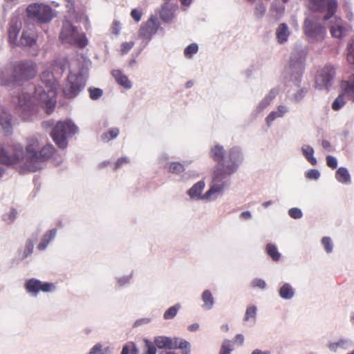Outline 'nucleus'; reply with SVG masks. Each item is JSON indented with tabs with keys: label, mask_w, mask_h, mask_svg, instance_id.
<instances>
[{
	"label": "nucleus",
	"mask_w": 354,
	"mask_h": 354,
	"mask_svg": "<svg viewBox=\"0 0 354 354\" xmlns=\"http://www.w3.org/2000/svg\"><path fill=\"white\" fill-rule=\"evenodd\" d=\"M55 152L53 145L48 143L41 147L38 137L31 136L26 140L25 153L20 145H14L7 150L0 145V162L3 165H15L24 157L28 170L37 171L40 168L38 163L49 160Z\"/></svg>",
	"instance_id": "nucleus-1"
},
{
	"label": "nucleus",
	"mask_w": 354,
	"mask_h": 354,
	"mask_svg": "<svg viewBox=\"0 0 354 354\" xmlns=\"http://www.w3.org/2000/svg\"><path fill=\"white\" fill-rule=\"evenodd\" d=\"M209 156L216 164L213 171L212 185L201 197L206 200L218 197L226 185L223 180L236 171L239 163L242 160V153L239 149L232 148L227 153L220 145H216L211 149Z\"/></svg>",
	"instance_id": "nucleus-2"
},
{
	"label": "nucleus",
	"mask_w": 354,
	"mask_h": 354,
	"mask_svg": "<svg viewBox=\"0 0 354 354\" xmlns=\"http://www.w3.org/2000/svg\"><path fill=\"white\" fill-rule=\"evenodd\" d=\"M50 85L48 91H44L41 87L35 88V95L22 94L19 97L17 111L24 120H31L32 117L38 111V105H41L47 114L53 112L56 106V90Z\"/></svg>",
	"instance_id": "nucleus-3"
},
{
	"label": "nucleus",
	"mask_w": 354,
	"mask_h": 354,
	"mask_svg": "<svg viewBox=\"0 0 354 354\" xmlns=\"http://www.w3.org/2000/svg\"><path fill=\"white\" fill-rule=\"evenodd\" d=\"M38 69L32 61H20L14 64L12 68L1 71L0 80L4 85H16L27 81L37 75Z\"/></svg>",
	"instance_id": "nucleus-4"
},
{
	"label": "nucleus",
	"mask_w": 354,
	"mask_h": 354,
	"mask_svg": "<svg viewBox=\"0 0 354 354\" xmlns=\"http://www.w3.org/2000/svg\"><path fill=\"white\" fill-rule=\"evenodd\" d=\"M78 129L72 121H59L53 129L50 136L60 149H66L68 146L67 137L69 134H75Z\"/></svg>",
	"instance_id": "nucleus-5"
},
{
	"label": "nucleus",
	"mask_w": 354,
	"mask_h": 354,
	"mask_svg": "<svg viewBox=\"0 0 354 354\" xmlns=\"http://www.w3.org/2000/svg\"><path fill=\"white\" fill-rule=\"evenodd\" d=\"M59 38L62 42L76 45L80 48H83L88 44V39L85 34H80L78 28L69 21H64Z\"/></svg>",
	"instance_id": "nucleus-6"
},
{
	"label": "nucleus",
	"mask_w": 354,
	"mask_h": 354,
	"mask_svg": "<svg viewBox=\"0 0 354 354\" xmlns=\"http://www.w3.org/2000/svg\"><path fill=\"white\" fill-rule=\"evenodd\" d=\"M28 17L40 22H48L54 17L52 8L44 3L29 4L26 8Z\"/></svg>",
	"instance_id": "nucleus-7"
},
{
	"label": "nucleus",
	"mask_w": 354,
	"mask_h": 354,
	"mask_svg": "<svg viewBox=\"0 0 354 354\" xmlns=\"http://www.w3.org/2000/svg\"><path fill=\"white\" fill-rule=\"evenodd\" d=\"M154 343L158 348H180L183 354H190V344L187 340L179 339L178 337H167V336H157Z\"/></svg>",
	"instance_id": "nucleus-8"
},
{
	"label": "nucleus",
	"mask_w": 354,
	"mask_h": 354,
	"mask_svg": "<svg viewBox=\"0 0 354 354\" xmlns=\"http://www.w3.org/2000/svg\"><path fill=\"white\" fill-rule=\"evenodd\" d=\"M304 32L311 41H322L326 34V28L313 19H306Z\"/></svg>",
	"instance_id": "nucleus-9"
},
{
	"label": "nucleus",
	"mask_w": 354,
	"mask_h": 354,
	"mask_svg": "<svg viewBox=\"0 0 354 354\" xmlns=\"http://www.w3.org/2000/svg\"><path fill=\"white\" fill-rule=\"evenodd\" d=\"M85 83L81 75L69 73L67 77V82L64 88V93L67 97H74L78 95L81 89L84 87Z\"/></svg>",
	"instance_id": "nucleus-10"
},
{
	"label": "nucleus",
	"mask_w": 354,
	"mask_h": 354,
	"mask_svg": "<svg viewBox=\"0 0 354 354\" xmlns=\"http://www.w3.org/2000/svg\"><path fill=\"white\" fill-rule=\"evenodd\" d=\"M312 5V8L314 10H327L326 13L324 17V20H328L333 17V15L335 14L338 8L337 0H308Z\"/></svg>",
	"instance_id": "nucleus-11"
},
{
	"label": "nucleus",
	"mask_w": 354,
	"mask_h": 354,
	"mask_svg": "<svg viewBox=\"0 0 354 354\" xmlns=\"http://www.w3.org/2000/svg\"><path fill=\"white\" fill-rule=\"evenodd\" d=\"M335 75V70L333 66H325L318 73L316 80L315 84L316 87L319 89L326 88L328 89L331 86V82Z\"/></svg>",
	"instance_id": "nucleus-12"
},
{
	"label": "nucleus",
	"mask_w": 354,
	"mask_h": 354,
	"mask_svg": "<svg viewBox=\"0 0 354 354\" xmlns=\"http://www.w3.org/2000/svg\"><path fill=\"white\" fill-rule=\"evenodd\" d=\"M25 288L28 292L37 295L39 290H53L55 289V284L50 283V282H44L43 283L41 281L37 280V279H30L25 283Z\"/></svg>",
	"instance_id": "nucleus-13"
},
{
	"label": "nucleus",
	"mask_w": 354,
	"mask_h": 354,
	"mask_svg": "<svg viewBox=\"0 0 354 354\" xmlns=\"http://www.w3.org/2000/svg\"><path fill=\"white\" fill-rule=\"evenodd\" d=\"M159 28L160 24L158 19L153 17H150L141 27L140 35L146 39H150L153 35L157 32Z\"/></svg>",
	"instance_id": "nucleus-14"
},
{
	"label": "nucleus",
	"mask_w": 354,
	"mask_h": 354,
	"mask_svg": "<svg viewBox=\"0 0 354 354\" xmlns=\"http://www.w3.org/2000/svg\"><path fill=\"white\" fill-rule=\"evenodd\" d=\"M346 31V28L344 26L343 19L341 17H335L333 24L330 27V32L332 37H343L345 35Z\"/></svg>",
	"instance_id": "nucleus-15"
},
{
	"label": "nucleus",
	"mask_w": 354,
	"mask_h": 354,
	"mask_svg": "<svg viewBox=\"0 0 354 354\" xmlns=\"http://www.w3.org/2000/svg\"><path fill=\"white\" fill-rule=\"evenodd\" d=\"M340 88L350 100L354 102V75H350L347 80L341 81Z\"/></svg>",
	"instance_id": "nucleus-16"
},
{
	"label": "nucleus",
	"mask_w": 354,
	"mask_h": 354,
	"mask_svg": "<svg viewBox=\"0 0 354 354\" xmlns=\"http://www.w3.org/2000/svg\"><path fill=\"white\" fill-rule=\"evenodd\" d=\"M37 41V37L32 30H24L20 37V44L23 46H32Z\"/></svg>",
	"instance_id": "nucleus-17"
},
{
	"label": "nucleus",
	"mask_w": 354,
	"mask_h": 354,
	"mask_svg": "<svg viewBox=\"0 0 354 354\" xmlns=\"http://www.w3.org/2000/svg\"><path fill=\"white\" fill-rule=\"evenodd\" d=\"M112 75L116 80V82L127 89L131 87L132 84L129 77L124 75L121 71L116 69L112 71Z\"/></svg>",
	"instance_id": "nucleus-18"
},
{
	"label": "nucleus",
	"mask_w": 354,
	"mask_h": 354,
	"mask_svg": "<svg viewBox=\"0 0 354 354\" xmlns=\"http://www.w3.org/2000/svg\"><path fill=\"white\" fill-rule=\"evenodd\" d=\"M290 35V31L288 30V26L286 23H281V24L279 25L276 31V36L277 38V41L279 43L286 42L288 37Z\"/></svg>",
	"instance_id": "nucleus-19"
},
{
	"label": "nucleus",
	"mask_w": 354,
	"mask_h": 354,
	"mask_svg": "<svg viewBox=\"0 0 354 354\" xmlns=\"http://www.w3.org/2000/svg\"><path fill=\"white\" fill-rule=\"evenodd\" d=\"M19 32L20 26L17 24V21L15 23H10L8 29V39L11 44H17V37Z\"/></svg>",
	"instance_id": "nucleus-20"
},
{
	"label": "nucleus",
	"mask_w": 354,
	"mask_h": 354,
	"mask_svg": "<svg viewBox=\"0 0 354 354\" xmlns=\"http://www.w3.org/2000/svg\"><path fill=\"white\" fill-rule=\"evenodd\" d=\"M57 232V230H56V228H53V230H48V232H46L44 236L41 238V241L39 243L37 248L39 250H45L52 239L55 238Z\"/></svg>",
	"instance_id": "nucleus-21"
},
{
	"label": "nucleus",
	"mask_w": 354,
	"mask_h": 354,
	"mask_svg": "<svg viewBox=\"0 0 354 354\" xmlns=\"http://www.w3.org/2000/svg\"><path fill=\"white\" fill-rule=\"evenodd\" d=\"M11 118L12 116L8 112L6 111L4 109L1 111L0 113V124L6 131H10L12 129Z\"/></svg>",
	"instance_id": "nucleus-22"
},
{
	"label": "nucleus",
	"mask_w": 354,
	"mask_h": 354,
	"mask_svg": "<svg viewBox=\"0 0 354 354\" xmlns=\"http://www.w3.org/2000/svg\"><path fill=\"white\" fill-rule=\"evenodd\" d=\"M335 177L339 182L349 183L351 182V174L346 168L339 167L336 171Z\"/></svg>",
	"instance_id": "nucleus-23"
},
{
	"label": "nucleus",
	"mask_w": 354,
	"mask_h": 354,
	"mask_svg": "<svg viewBox=\"0 0 354 354\" xmlns=\"http://www.w3.org/2000/svg\"><path fill=\"white\" fill-rule=\"evenodd\" d=\"M266 251L267 254L274 261H278V260L281 259V254L279 253L277 247L273 245V243H268L266 245Z\"/></svg>",
	"instance_id": "nucleus-24"
},
{
	"label": "nucleus",
	"mask_w": 354,
	"mask_h": 354,
	"mask_svg": "<svg viewBox=\"0 0 354 354\" xmlns=\"http://www.w3.org/2000/svg\"><path fill=\"white\" fill-rule=\"evenodd\" d=\"M279 294L281 298L290 299L295 295V290L290 284L285 283L279 288Z\"/></svg>",
	"instance_id": "nucleus-25"
},
{
	"label": "nucleus",
	"mask_w": 354,
	"mask_h": 354,
	"mask_svg": "<svg viewBox=\"0 0 354 354\" xmlns=\"http://www.w3.org/2000/svg\"><path fill=\"white\" fill-rule=\"evenodd\" d=\"M302 153L311 165H317V160L314 157L315 151L310 145H304V147H302Z\"/></svg>",
	"instance_id": "nucleus-26"
},
{
	"label": "nucleus",
	"mask_w": 354,
	"mask_h": 354,
	"mask_svg": "<svg viewBox=\"0 0 354 354\" xmlns=\"http://www.w3.org/2000/svg\"><path fill=\"white\" fill-rule=\"evenodd\" d=\"M202 299L204 302L203 307L205 309H211L214 305V296L209 290H205L202 294Z\"/></svg>",
	"instance_id": "nucleus-27"
},
{
	"label": "nucleus",
	"mask_w": 354,
	"mask_h": 354,
	"mask_svg": "<svg viewBox=\"0 0 354 354\" xmlns=\"http://www.w3.org/2000/svg\"><path fill=\"white\" fill-rule=\"evenodd\" d=\"M205 187L204 181H198L196 182L188 191L189 196L191 198L197 197V196H200L201 193Z\"/></svg>",
	"instance_id": "nucleus-28"
},
{
	"label": "nucleus",
	"mask_w": 354,
	"mask_h": 354,
	"mask_svg": "<svg viewBox=\"0 0 354 354\" xmlns=\"http://www.w3.org/2000/svg\"><path fill=\"white\" fill-rule=\"evenodd\" d=\"M345 95L346 94H344L343 91L342 93H341V94L338 95V96L336 97V99L332 104L333 110L338 111L340 110V109H342V106H344V105L346 103Z\"/></svg>",
	"instance_id": "nucleus-29"
},
{
	"label": "nucleus",
	"mask_w": 354,
	"mask_h": 354,
	"mask_svg": "<svg viewBox=\"0 0 354 354\" xmlns=\"http://www.w3.org/2000/svg\"><path fill=\"white\" fill-rule=\"evenodd\" d=\"M180 308V306L179 305V304H177L176 305L174 306H171V307L167 309V310L165 312L163 315V318L165 319H174V317H175V316L176 315Z\"/></svg>",
	"instance_id": "nucleus-30"
},
{
	"label": "nucleus",
	"mask_w": 354,
	"mask_h": 354,
	"mask_svg": "<svg viewBox=\"0 0 354 354\" xmlns=\"http://www.w3.org/2000/svg\"><path fill=\"white\" fill-rule=\"evenodd\" d=\"M257 308L256 306H254V305L249 306L245 310L244 321H245V322L250 321V319H251L253 321H255L256 316H257Z\"/></svg>",
	"instance_id": "nucleus-31"
},
{
	"label": "nucleus",
	"mask_w": 354,
	"mask_h": 354,
	"mask_svg": "<svg viewBox=\"0 0 354 354\" xmlns=\"http://www.w3.org/2000/svg\"><path fill=\"white\" fill-rule=\"evenodd\" d=\"M168 170L171 173H181L185 170L184 165L181 164L179 162H172L169 164L168 167Z\"/></svg>",
	"instance_id": "nucleus-32"
},
{
	"label": "nucleus",
	"mask_w": 354,
	"mask_h": 354,
	"mask_svg": "<svg viewBox=\"0 0 354 354\" xmlns=\"http://www.w3.org/2000/svg\"><path fill=\"white\" fill-rule=\"evenodd\" d=\"M198 50V46L196 44H191L188 46H187L184 50V55L187 57V58H192L194 54Z\"/></svg>",
	"instance_id": "nucleus-33"
},
{
	"label": "nucleus",
	"mask_w": 354,
	"mask_h": 354,
	"mask_svg": "<svg viewBox=\"0 0 354 354\" xmlns=\"http://www.w3.org/2000/svg\"><path fill=\"white\" fill-rule=\"evenodd\" d=\"M145 343V347L146 348L145 354H156L157 352L156 346L154 342H151V340L147 339L145 338L143 339Z\"/></svg>",
	"instance_id": "nucleus-34"
},
{
	"label": "nucleus",
	"mask_w": 354,
	"mask_h": 354,
	"mask_svg": "<svg viewBox=\"0 0 354 354\" xmlns=\"http://www.w3.org/2000/svg\"><path fill=\"white\" fill-rule=\"evenodd\" d=\"M169 4L165 3L161 9L160 17L162 19L169 21L173 17L172 12H169L168 9Z\"/></svg>",
	"instance_id": "nucleus-35"
},
{
	"label": "nucleus",
	"mask_w": 354,
	"mask_h": 354,
	"mask_svg": "<svg viewBox=\"0 0 354 354\" xmlns=\"http://www.w3.org/2000/svg\"><path fill=\"white\" fill-rule=\"evenodd\" d=\"M295 54H293L290 59V66L291 68H295V66L300 70V71H302L303 70V66H304V57H300L296 61L295 60Z\"/></svg>",
	"instance_id": "nucleus-36"
},
{
	"label": "nucleus",
	"mask_w": 354,
	"mask_h": 354,
	"mask_svg": "<svg viewBox=\"0 0 354 354\" xmlns=\"http://www.w3.org/2000/svg\"><path fill=\"white\" fill-rule=\"evenodd\" d=\"M232 350L231 342L225 340L221 346L219 354H231Z\"/></svg>",
	"instance_id": "nucleus-37"
},
{
	"label": "nucleus",
	"mask_w": 354,
	"mask_h": 354,
	"mask_svg": "<svg viewBox=\"0 0 354 354\" xmlns=\"http://www.w3.org/2000/svg\"><path fill=\"white\" fill-rule=\"evenodd\" d=\"M119 134L118 129H111L107 133L103 134L102 138L104 140L106 141H109V140L115 139Z\"/></svg>",
	"instance_id": "nucleus-38"
},
{
	"label": "nucleus",
	"mask_w": 354,
	"mask_h": 354,
	"mask_svg": "<svg viewBox=\"0 0 354 354\" xmlns=\"http://www.w3.org/2000/svg\"><path fill=\"white\" fill-rule=\"evenodd\" d=\"M322 243L327 252H332L333 244L330 237H323L322 239Z\"/></svg>",
	"instance_id": "nucleus-39"
},
{
	"label": "nucleus",
	"mask_w": 354,
	"mask_h": 354,
	"mask_svg": "<svg viewBox=\"0 0 354 354\" xmlns=\"http://www.w3.org/2000/svg\"><path fill=\"white\" fill-rule=\"evenodd\" d=\"M90 96L91 99L93 100H96V99H99L103 93V91L101 88H97L95 87L94 88L89 89Z\"/></svg>",
	"instance_id": "nucleus-40"
},
{
	"label": "nucleus",
	"mask_w": 354,
	"mask_h": 354,
	"mask_svg": "<svg viewBox=\"0 0 354 354\" xmlns=\"http://www.w3.org/2000/svg\"><path fill=\"white\" fill-rule=\"evenodd\" d=\"M347 59L351 64H354V39H353L349 47Z\"/></svg>",
	"instance_id": "nucleus-41"
},
{
	"label": "nucleus",
	"mask_w": 354,
	"mask_h": 354,
	"mask_svg": "<svg viewBox=\"0 0 354 354\" xmlns=\"http://www.w3.org/2000/svg\"><path fill=\"white\" fill-rule=\"evenodd\" d=\"M265 12H266L265 4L261 3V2L260 3L257 4V6H255V10H254V13H255L256 16L257 17H262V16H263Z\"/></svg>",
	"instance_id": "nucleus-42"
},
{
	"label": "nucleus",
	"mask_w": 354,
	"mask_h": 354,
	"mask_svg": "<svg viewBox=\"0 0 354 354\" xmlns=\"http://www.w3.org/2000/svg\"><path fill=\"white\" fill-rule=\"evenodd\" d=\"M288 214L292 218H301L303 216V213L299 208H291L289 209Z\"/></svg>",
	"instance_id": "nucleus-43"
},
{
	"label": "nucleus",
	"mask_w": 354,
	"mask_h": 354,
	"mask_svg": "<svg viewBox=\"0 0 354 354\" xmlns=\"http://www.w3.org/2000/svg\"><path fill=\"white\" fill-rule=\"evenodd\" d=\"M326 164L330 168L335 169L337 167L338 161L337 158H334V156H331V155H328L326 156Z\"/></svg>",
	"instance_id": "nucleus-44"
},
{
	"label": "nucleus",
	"mask_w": 354,
	"mask_h": 354,
	"mask_svg": "<svg viewBox=\"0 0 354 354\" xmlns=\"http://www.w3.org/2000/svg\"><path fill=\"white\" fill-rule=\"evenodd\" d=\"M320 172L317 169H310L306 172V176L310 180H317L319 178Z\"/></svg>",
	"instance_id": "nucleus-45"
},
{
	"label": "nucleus",
	"mask_w": 354,
	"mask_h": 354,
	"mask_svg": "<svg viewBox=\"0 0 354 354\" xmlns=\"http://www.w3.org/2000/svg\"><path fill=\"white\" fill-rule=\"evenodd\" d=\"M134 46V42H123L121 44V53L122 54H127V53L129 52L132 47Z\"/></svg>",
	"instance_id": "nucleus-46"
},
{
	"label": "nucleus",
	"mask_w": 354,
	"mask_h": 354,
	"mask_svg": "<svg viewBox=\"0 0 354 354\" xmlns=\"http://www.w3.org/2000/svg\"><path fill=\"white\" fill-rule=\"evenodd\" d=\"M252 286L259 287V288H265L266 283L263 279H254V280L252 281Z\"/></svg>",
	"instance_id": "nucleus-47"
},
{
	"label": "nucleus",
	"mask_w": 354,
	"mask_h": 354,
	"mask_svg": "<svg viewBox=\"0 0 354 354\" xmlns=\"http://www.w3.org/2000/svg\"><path fill=\"white\" fill-rule=\"evenodd\" d=\"M142 12L141 10L133 9L131 11V16L136 21H140L142 17Z\"/></svg>",
	"instance_id": "nucleus-48"
},
{
	"label": "nucleus",
	"mask_w": 354,
	"mask_h": 354,
	"mask_svg": "<svg viewBox=\"0 0 354 354\" xmlns=\"http://www.w3.org/2000/svg\"><path fill=\"white\" fill-rule=\"evenodd\" d=\"M33 248L34 245L32 240H28L25 245V256H28L30 255V254H32V252H33Z\"/></svg>",
	"instance_id": "nucleus-49"
},
{
	"label": "nucleus",
	"mask_w": 354,
	"mask_h": 354,
	"mask_svg": "<svg viewBox=\"0 0 354 354\" xmlns=\"http://www.w3.org/2000/svg\"><path fill=\"white\" fill-rule=\"evenodd\" d=\"M88 354H106V353H104V352L102 351V344H96L91 348V350Z\"/></svg>",
	"instance_id": "nucleus-50"
},
{
	"label": "nucleus",
	"mask_w": 354,
	"mask_h": 354,
	"mask_svg": "<svg viewBox=\"0 0 354 354\" xmlns=\"http://www.w3.org/2000/svg\"><path fill=\"white\" fill-rule=\"evenodd\" d=\"M129 162V158H120L118 159L117 162H115V165L113 167L114 170H117V169H119L121 165H123V163H127Z\"/></svg>",
	"instance_id": "nucleus-51"
},
{
	"label": "nucleus",
	"mask_w": 354,
	"mask_h": 354,
	"mask_svg": "<svg viewBox=\"0 0 354 354\" xmlns=\"http://www.w3.org/2000/svg\"><path fill=\"white\" fill-rule=\"evenodd\" d=\"M66 7L70 10V12H74L75 10L74 0H65Z\"/></svg>",
	"instance_id": "nucleus-52"
},
{
	"label": "nucleus",
	"mask_w": 354,
	"mask_h": 354,
	"mask_svg": "<svg viewBox=\"0 0 354 354\" xmlns=\"http://www.w3.org/2000/svg\"><path fill=\"white\" fill-rule=\"evenodd\" d=\"M277 115V112L272 111L270 112V114L266 117V122L268 124H270V122H273V120H276Z\"/></svg>",
	"instance_id": "nucleus-53"
},
{
	"label": "nucleus",
	"mask_w": 354,
	"mask_h": 354,
	"mask_svg": "<svg viewBox=\"0 0 354 354\" xmlns=\"http://www.w3.org/2000/svg\"><path fill=\"white\" fill-rule=\"evenodd\" d=\"M244 340H245V338H244L243 335L238 334V335H235V337L234 339V342L238 343V344H239V345H242L244 343Z\"/></svg>",
	"instance_id": "nucleus-54"
},
{
	"label": "nucleus",
	"mask_w": 354,
	"mask_h": 354,
	"mask_svg": "<svg viewBox=\"0 0 354 354\" xmlns=\"http://www.w3.org/2000/svg\"><path fill=\"white\" fill-rule=\"evenodd\" d=\"M130 352L131 354H139V350L137 348L136 344L133 342H129Z\"/></svg>",
	"instance_id": "nucleus-55"
},
{
	"label": "nucleus",
	"mask_w": 354,
	"mask_h": 354,
	"mask_svg": "<svg viewBox=\"0 0 354 354\" xmlns=\"http://www.w3.org/2000/svg\"><path fill=\"white\" fill-rule=\"evenodd\" d=\"M288 109L286 106H279L277 108V117L283 116L284 113L287 112Z\"/></svg>",
	"instance_id": "nucleus-56"
},
{
	"label": "nucleus",
	"mask_w": 354,
	"mask_h": 354,
	"mask_svg": "<svg viewBox=\"0 0 354 354\" xmlns=\"http://www.w3.org/2000/svg\"><path fill=\"white\" fill-rule=\"evenodd\" d=\"M120 25V24L119 21H113L112 26V32L115 33V35H118Z\"/></svg>",
	"instance_id": "nucleus-57"
},
{
	"label": "nucleus",
	"mask_w": 354,
	"mask_h": 354,
	"mask_svg": "<svg viewBox=\"0 0 354 354\" xmlns=\"http://www.w3.org/2000/svg\"><path fill=\"white\" fill-rule=\"evenodd\" d=\"M306 93V91L304 90H300L298 93L295 95V99L296 101H299L301 99H302L303 97H304Z\"/></svg>",
	"instance_id": "nucleus-58"
},
{
	"label": "nucleus",
	"mask_w": 354,
	"mask_h": 354,
	"mask_svg": "<svg viewBox=\"0 0 354 354\" xmlns=\"http://www.w3.org/2000/svg\"><path fill=\"white\" fill-rule=\"evenodd\" d=\"M129 353H130V346L129 342H127V344L123 346L121 354H129Z\"/></svg>",
	"instance_id": "nucleus-59"
},
{
	"label": "nucleus",
	"mask_w": 354,
	"mask_h": 354,
	"mask_svg": "<svg viewBox=\"0 0 354 354\" xmlns=\"http://www.w3.org/2000/svg\"><path fill=\"white\" fill-rule=\"evenodd\" d=\"M199 324L198 323H194V324H191L188 326V330L191 331H196L199 328Z\"/></svg>",
	"instance_id": "nucleus-60"
},
{
	"label": "nucleus",
	"mask_w": 354,
	"mask_h": 354,
	"mask_svg": "<svg viewBox=\"0 0 354 354\" xmlns=\"http://www.w3.org/2000/svg\"><path fill=\"white\" fill-rule=\"evenodd\" d=\"M241 216L245 219L250 218V217H251V214H250V211H243L241 214Z\"/></svg>",
	"instance_id": "nucleus-61"
},
{
	"label": "nucleus",
	"mask_w": 354,
	"mask_h": 354,
	"mask_svg": "<svg viewBox=\"0 0 354 354\" xmlns=\"http://www.w3.org/2000/svg\"><path fill=\"white\" fill-rule=\"evenodd\" d=\"M328 348L332 351H336L337 348V342H331L330 344H328Z\"/></svg>",
	"instance_id": "nucleus-62"
},
{
	"label": "nucleus",
	"mask_w": 354,
	"mask_h": 354,
	"mask_svg": "<svg viewBox=\"0 0 354 354\" xmlns=\"http://www.w3.org/2000/svg\"><path fill=\"white\" fill-rule=\"evenodd\" d=\"M322 146H323L324 149H330V143L328 140H323Z\"/></svg>",
	"instance_id": "nucleus-63"
},
{
	"label": "nucleus",
	"mask_w": 354,
	"mask_h": 354,
	"mask_svg": "<svg viewBox=\"0 0 354 354\" xmlns=\"http://www.w3.org/2000/svg\"><path fill=\"white\" fill-rule=\"evenodd\" d=\"M48 75V76H50L51 78H53V75H51V73H43L41 74V78L43 81H45V77L46 76Z\"/></svg>",
	"instance_id": "nucleus-64"
}]
</instances>
